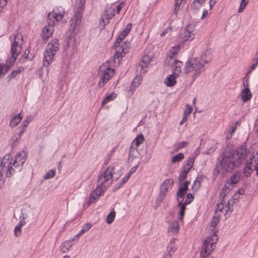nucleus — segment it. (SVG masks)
<instances>
[{"label":"nucleus","instance_id":"nucleus-52","mask_svg":"<svg viewBox=\"0 0 258 258\" xmlns=\"http://www.w3.org/2000/svg\"><path fill=\"white\" fill-rule=\"evenodd\" d=\"M130 176H129L128 175L124 177L121 182L119 183V185L117 186V188H119L120 187H121L125 183H126L128 180L129 179Z\"/></svg>","mask_w":258,"mask_h":258},{"label":"nucleus","instance_id":"nucleus-32","mask_svg":"<svg viewBox=\"0 0 258 258\" xmlns=\"http://www.w3.org/2000/svg\"><path fill=\"white\" fill-rule=\"evenodd\" d=\"M240 177V174L239 172H234L231 177L230 182H228L226 184H236L239 181Z\"/></svg>","mask_w":258,"mask_h":258},{"label":"nucleus","instance_id":"nucleus-5","mask_svg":"<svg viewBox=\"0 0 258 258\" xmlns=\"http://www.w3.org/2000/svg\"><path fill=\"white\" fill-rule=\"evenodd\" d=\"M110 64V61L107 60L99 67L97 75L99 78L98 86L100 88L104 87L115 74V70L111 68Z\"/></svg>","mask_w":258,"mask_h":258},{"label":"nucleus","instance_id":"nucleus-28","mask_svg":"<svg viewBox=\"0 0 258 258\" xmlns=\"http://www.w3.org/2000/svg\"><path fill=\"white\" fill-rule=\"evenodd\" d=\"M34 51V49H25V51L22 54V56L24 58L32 60L34 58L35 54V52Z\"/></svg>","mask_w":258,"mask_h":258},{"label":"nucleus","instance_id":"nucleus-25","mask_svg":"<svg viewBox=\"0 0 258 258\" xmlns=\"http://www.w3.org/2000/svg\"><path fill=\"white\" fill-rule=\"evenodd\" d=\"M205 63L196 61L195 63V77L196 76L200 75L204 71V66Z\"/></svg>","mask_w":258,"mask_h":258},{"label":"nucleus","instance_id":"nucleus-49","mask_svg":"<svg viewBox=\"0 0 258 258\" xmlns=\"http://www.w3.org/2000/svg\"><path fill=\"white\" fill-rule=\"evenodd\" d=\"M192 111V108L191 106H189L188 104H187L185 106V109L184 112V115L187 116Z\"/></svg>","mask_w":258,"mask_h":258},{"label":"nucleus","instance_id":"nucleus-18","mask_svg":"<svg viewBox=\"0 0 258 258\" xmlns=\"http://www.w3.org/2000/svg\"><path fill=\"white\" fill-rule=\"evenodd\" d=\"M178 77L173 73L165 79L164 83L168 87H172L176 84V78Z\"/></svg>","mask_w":258,"mask_h":258},{"label":"nucleus","instance_id":"nucleus-40","mask_svg":"<svg viewBox=\"0 0 258 258\" xmlns=\"http://www.w3.org/2000/svg\"><path fill=\"white\" fill-rule=\"evenodd\" d=\"M251 163V161H247V163L246 164L244 170V173L246 177L249 176L250 173L252 172V169L250 166Z\"/></svg>","mask_w":258,"mask_h":258},{"label":"nucleus","instance_id":"nucleus-23","mask_svg":"<svg viewBox=\"0 0 258 258\" xmlns=\"http://www.w3.org/2000/svg\"><path fill=\"white\" fill-rule=\"evenodd\" d=\"M179 227L178 221L177 220L174 221L168 228V231L169 233H172L173 234H176L179 231Z\"/></svg>","mask_w":258,"mask_h":258},{"label":"nucleus","instance_id":"nucleus-13","mask_svg":"<svg viewBox=\"0 0 258 258\" xmlns=\"http://www.w3.org/2000/svg\"><path fill=\"white\" fill-rule=\"evenodd\" d=\"M13 37L14 40L12 44V48H21L23 42V37L22 34L17 32V34L13 35Z\"/></svg>","mask_w":258,"mask_h":258},{"label":"nucleus","instance_id":"nucleus-4","mask_svg":"<svg viewBox=\"0 0 258 258\" xmlns=\"http://www.w3.org/2000/svg\"><path fill=\"white\" fill-rule=\"evenodd\" d=\"M64 13V10L60 7V9H54L51 13L48 14V18L50 21L43 29L42 36L43 39L47 40L53 34L54 22L52 19H54L56 21H59L62 18Z\"/></svg>","mask_w":258,"mask_h":258},{"label":"nucleus","instance_id":"nucleus-7","mask_svg":"<svg viewBox=\"0 0 258 258\" xmlns=\"http://www.w3.org/2000/svg\"><path fill=\"white\" fill-rule=\"evenodd\" d=\"M239 201L238 197L237 195H234L232 198L226 203L224 200H220L218 202L216 205L217 211H219L223 213L225 215L228 214L229 213H231L233 211L232 207L233 204L238 202Z\"/></svg>","mask_w":258,"mask_h":258},{"label":"nucleus","instance_id":"nucleus-62","mask_svg":"<svg viewBox=\"0 0 258 258\" xmlns=\"http://www.w3.org/2000/svg\"><path fill=\"white\" fill-rule=\"evenodd\" d=\"M131 47V44L130 42L129 41H125L124 42L122 46V48H128Z\"/></svg>","mask_w":258,"mask_h":258},{"label":"nucleus","instance_id":"nucleus-20","mask_svg":"<svg viewBox=\"0 0 258 258\" xmlns=\"http://www.w3.org/2000/svg\"><path fill=\"white\" fill-rule=\"evenodd\" d=\"M173 181L172 179H169L165 180L161 185L160 187V191L166 194L168 191L169 187L171 186L173 184Z\"/></svg>","mask_w":258,"mask_h":258},{"label":"nucleus","instance_id":"nucleus-59","mask_svg":"<svg viewBox=\"0 0 258 258\" xmlns=\"http://www.w3.org/2000/svg\"><path fill=\"white\" fill-rule=\"evenodd\" d=\"M187 174L185 172H182L179 177V180L180 182H182L186 177Z\"/></svg>","mask_w":258,"mask_h":258},{"label":"nucleus","instance_id":"nucleus-14","mask_svg":"<svg viewBox=\"0 0 258 258\" xmlns=\"http://www.w3.org/2000/svg\"><path fill=\"white\" fill-rule=\"evenodd\" d=\"M82 21V15L80 13H76L71 20L70 29L73 31L77 26L80 25Z\"/></svg>","mask_w":258,"mask_h":258},{"label":"nucleus","instance_id":"nucleus-54","mask_svg":"<svg viewBox=\"0 0 258 258\" xmlns=\"http://www.w3.org/2000/svg\"><path fill=\"white\" fill-rule=\"evenodd\" d=\"M194 165V158H190L184 167L191 169Z\"/></svg>","mask_w":258,"mask_h":258},{"label":"nucleus","instance_id":"nucleus-16","mask_svg":"<svg viewBox=\"0 0 258 258\" xmlns=\"http://www.w3.org/2000/svg\"><path fill=\"white\" fill-rule=\"evenodd\" d=\"M128 49H116L114 56L113 60L115 63H120L122 57L128 52Z\"/></svg>","mask_w":258,"mask_h":258},{"label":"nucleus","instance_id":"nucleus-50","mask_svg":"<svg viewBox=\"0 0 258 258\" xmlns=\"http://www.w3.org/2000/svg\"><path fill=\"white\" fill-rule=\"evenodd\" d=\"M165 195H166V194L160 191L159 195L156 199V202L157 203H161V202H163Z\"/></svg>","mask_w":258,"mask_h":258},{"label":"nucleus","instance_id":"nucleus-55","mask_svg":"<svg viewBox=\"0 0 258 258\" xmlns=\"http://www.w3.org/2000/svg\"><path fill=\"white\" fill-rule=\"evenodd\" d=\"M21 234V229L19 228V226H16L14 228V234L16 236L18 237Z\"/></svg>","mask_w":258,"mask_h":258},{"label":"nucleus","instance_id":"nucleus-30","mask_svg":"<svg viewBox=\"0 0 258 258\" xmlns=\"http://www.w3.org/2000/svg\"><path fill=\"white\" fill-rule=\"evenodd\" d=\"M24 71V68L22 66L18 67L15 70H14L8 77V80L9 81L12 79L15 78L18 74Z\"/></svg>","mask_w":258,"mask_h":258},{"label":"nucleus","instance_id":"nucleus-11","mask_svg":"<svg viewBox=\"0 0 258 258\" xmlns=\"http://www.w3.org/2000/svg\"><path fill=\"white\" fill-rule=\"evenodd\" d=\"M150 57L148 55H144L141 60L138 66H137V70L140 71L141 74H144L147 72L145 69L150 62Z\"/></svg>","mask_w":258,"mask_h":258},{"label":"nucleus","instance_id":"nucleus-10","mask_svg":"<svg viewBox=\"0 0 258 258\" xmlns=\"http://www.w3.org/2000/svg\"><path fill=\"white\" fill-rule=\"evenodd\" d=\"M57 49H45L43 59V66L48 67L53 61V56Z\"/></svg>","mask_w":258,"mask_h":258},{"label":"nucleus","instance_id":"nucleus-47","mask_svg":"<svg viewBox=\"0 0 258 258\" xmlns=\"http://www.w3.org/2000/svg\"><path fill=\"white\" fill-rule=\"evenodd\" d=\"M249 0H241L240 7L238 9V12L241 13L245 9L246 6L248 3Z\"/></svg>","mask_w":258,"mask_h":258},{"label":"nucleus","instance_id":"nucleus-3","mask_svg":"<svg viewBox=\"0 0 258 258\" xmlns=\"http://www.w3.org/2000/svg\"><path fill=\"white\" fill-rule=\"evenodd\" d=\"M9 154L5 155L0 161V187L4 184L6 177H10L18 172L12 162Z\"/></svg>","mask_w":258,"mask_h":258},{"label":"nucleus","instance_id":"nucleus-34","mask_svg":"<svg viewBox=\"0 0 258 258\" xmlns=\"http://www.w3.org/2000/svg\"><path fill=\"white\" fill-rule=\"evenodd\" d=\"M186 191L183 190L182 188H179L177 194H176V198L177 200L178 201V203L180 202V201H181V202H183L184 200V197L186 194Z\"/></svg>","mask_w":258,"mask_h":258},{"label":"nucleus","instance_id":"nucleus-1","mask_svg":"<svg viewBox=\"0 0 258 258\" xmlns=\"http://www.w3.org/2000/svg\"><path fill=\"white\" fill-rule=\"evenodd\" d=\"M116 166L115 165L109 166L104 172L98 175L96 188L94 192L90 196L89 199L90 204L94 203L105 191L107 186L111 183L110 180L116 181L118 179L119 175H116L115 172Z\"/></svg>","mask_w":258,"mask_h":258},{"label":"nucleus","instance_id":"nucleus-36","mask_svg":"<svg viewBox=\"0 0 258 258\" xmlns=\"http://www.w3.org/2000/svg\"><path fill=\"white\" fill-rule=\"evenodd\" d=\"M229 191L230 188L229 187H227V184H225L220 192V200H219V201L221 199L224 200L225 197L229 192Z\"/></svg>","mask_w":258,"mask_h":258},{"label":"nucleus","instance_id":"nucleus-51","mask_svg":"<svg viewBox=\"0 0 258 258\" xmlns=\"http://www.w3.org/2000/svg\"><path fill=\"white\" fill-rule=\"evenodd\" d=\"M32 120V117L30 116H28L27 118L24 120L22 122V126H24V127H26L28 125L29 122Z\"/></svg>","mask_w":258,"mask_h":258},{"label":"nucleus","instance_id":"nucleus-24","mask_svg":"<svg viewBox=\"0 0 258 258\" xmlns=\"http://www.w3.org/2000/svg\"><path fill=\"white\" fill-rule=\"evenodd\" d=\"M132 24L131 23L128 24L125 28L122 31L119 36L117 38L116 42L117 43H120L122 39L124 38V37L130 32L132 29Z\"/></svg>","mask_w":258,"mask_h":258},{"label":"nucleus","instance_id":"nucleus-63","mask_svg":"<svg viewBox=\"0 0 258 258\" xmlns=\"http://www.w3.org/2000/svg\"><path fill=\"white\" fill-rule=\"evenodd\" d=\"M124 4L123 2L120 3L116 7V13L119 14L120 12V10L122 9L123 5Z\"/></svg>","mask_w":258,"mask_h":258},{"label":"nucleus","instance_id":"nucleus-39","mask_svg":"<svg viewBox=\"0 0 258 258\" xmlns=\"http://www.w3.org/2000/svg\"><path fill=\"white\" fill-rule=\"evenodd\" d=\"M184 158V154L183 153H178L176 155L174 156L172 158L171 162L172 163H174L176 162H178L182 160Z\"/></svg>","mask_w":258,"mask_h":258},{"label":"nucleus","instance_id":"nucleus-8","mask_svg":"<svg viewBox=\"0 0 258 258\" xmlns=\"http://www.w3.org/2000/svg\"><path fill=\"white\" fill-rule=\"evenodd\" d=\"M26 159V153L25 151L22 150L19 152L13 159L12 162L15 168L18 172L21 170L22 166L25 163Z\"/></svg>","mask_w":258,"mask_h":258},{"label":"nucleus","instance_id":"nucleus-60","mask_svg":"<svg viewBox=\"0 0 258 258\" xmlns=\"http://www.w3.org/2000/svg\"><path fill=\"white\" fill-rule=\"evenodd\" d=\"M17 50L18 49H11L12 56L11 58H15V60L16 59L18 55Z\"/></svg>","mask_w":258,"mask_h":258},{"label":"nucleus","instance_id":"nucleus-42","mask_svg":"<svg viewBox=\"0 0 258 258\" xmlns=\"http://www.w3.org/2000/svg\"><path fill=\"white\" fill-rule=\"evenodd\" d=\"M178 206L180 207V211H179V214H180V219L182 220L184 217V211L185 209V204H183L182 202H181V201H180V202L178 203Z\"/></svg>","mask_w":258,"mask_h":258},{"label":"nucleus","instance_id":"nucleus-38","mask_svg":"<svg viewBox=\"0 0 258 258\" xmlns=\"http://www.w3.org/2000/svg\"><path fill=\"white\" fill-rule=\"evenodd\" d=\"M193 70V63L189 59L186 62L184 71L186 74L189 73Z\"/></svg>","mask_w":258,"mask_h":258},{"label":"nucleus","instance_id":"nucleus-2","mask_svg":"<svg viewBox=\"0 0 258 258\" xmlns=\"http://www.w3.org/2000/svg\"><path fill=\"white\" fill-rule=\"evenodd\" d=\"M236 152L235 154H226L220 157V163L223 170L227 172L231 171L242 163L247 154L246 149L239 148Z\"/></svg>","mask_w":258,"mask_h":258},{"label":"nucleus","instance_id":"nucleus-48","mask_svg":"<svg viewBox=\"0 0 258 258\" xmlns=\"http://www.w3.org/2000/svg\"><path fill=\"white\" fill-rule=\"evenodd\" d=\"M55 174V170L54 169L50 170L48 171L45 175L44 178L45 179H48L53 177Z\"/></svg>","mask_w":258,"mask_h":258},{"label":"nucleus","instance_id":"nucleus-44","mask_svg":"<svg viewBox=\"0 0 258 258\" xmlns=\"http://www.w3.org/2000/svg\"><path fill=\"white\" fill-rule=\"evenodd\" d=\"M115 217V212L114 211H111L108 215L106 219V223L111 224L114 220Z\"/></svg>","mask_w":258,"mask_h":258},{"label":"nucleus","instance_id":"nucleus-22","mask_svg":"<svg viewBox=\"0 0 258 258\" xmlns=\"http://www.w3.org/2000/svg\"><path fill=\"white\" fill-rule=\"evenodd\" d=\"M240 96L242 101L245 102L251 98L252 94L249 88H244L242 91Z\"/></svg>","mask_w":258,"mask_h":258},{"label":"nucleus","instance_id":"nucleus-58","mask_svg":"<svg viewBox=\"0 0 258 258\" xmlns=\"http://www.w3.org/2000/svg\"><path fill=\"white\" fill-rule=\"evenodd\" d=\"M71 241L70 240H67L65 241L62 244L63 245L64 247H67L68 249H70V248L72 246V244L71 243Z\"/></svg>","mask_w":258,"mask_h":258},{"label":"nucleus","instance_id":"nucleus-41","mask_svg":"<svg viewBox=\"0 0 258 258\" xmlns=\"http://www.w3.org/2000/svg\"><path fill=\"white\" fill-rule=\"evenodd\" d=\"M10 68L7 64L0 63V75H5L9 71Z\"/></svg>","mask_w":258,"mask_h":258},{"label":"nucleus","instance_id":"nucleus-64","mask_svg":"<svg viewBox=\"0 0 258 258\" xmlns=\"http://www.w3.org/2000/svg\"><path fill=\"white\" fill-rule=\"evenodd\" d=\"M218 0H210L209 7L210 9H212L214 6L216 5Z\"/></svg>","mask_w":258,"mask_h":258},{"label":"nucleus","instance_id":"nucleus-9","mask_svg":"<svg viewBox=\"0 0 258 258\" xmlns=\"http://www.w3.org/2000/svg\"><path fill=\"white\" fill-rule=\"evenodd\" d=\"M115 9L113 8L109 7L102 15L100 22V27L103 29L106 25L108 23L110 20L115 15Z\"/></svg>","mask_w":258,"mask_h":258},{"label":"nucleus","instance_id":"nucleus-56","mask_svg":"<svg viewBox=\"0 0 258 258\" xmlns=\"http://www.w3.org/2000/svg\"><path fill=\"white\" fill-rule=\"evenodd\" d=\"M189 183V182L188 181H185L181 184L179 188H182L183 190H186L187 191Z\"/></svg>","mask_w":258,"mask_h":258},{"label":"nucleus","instance_id":"nucleus-15","mask_svg":"<svg viewBox=\"0 0 258 258\" xmlns=\"http://www.w3.org/2000/svg\"><path fill=\"white\" fill-rule=\"evenodd\" d=\"M137 75L131 82L130 89L129 91L131 92V94H133L135 90L139 87L142 83L143 78L141 75Z\"/></svg>","mask_w":258,"mask_h":258},{"label":"nucleus","instance_id":"nucleus-19","mask_svg":"<svg viewBox=\"0 0 258 258\" xmlns=\"http://www.w3.org/2000/svg\"><path fill=\"white\" fill-rule=\"evenodd\" d=\"M174 65H172L173 68V73L176 74V76H179V74L181 72L183 63L181 61L174 60Z\"/></svg>","mask_w":258,"mask_h":258},{"label":"nucleus","instance_id":"nucleus-29","mask_svg":"<svg viewBox=\"0 0 258 258\" xmlns=\"http://www.w3.org/2000/svg\"><path fill=\"white\" fill-rule=\"evenodd\" d=\"M22 119V116H21L20 113L15 115L10 121V126L12 127H15L21 122Z\"/></svg>","mask_w":258,"mask_h":258},{"label":"nucleus","instance_id":"nucleus-37","mask_svg":"<svg viewBox=\"0 0 258 258\" xmlns=\"http://www.w3.org/2000/svg\"><path fill=\"white\" fill-rule=\"evenodd\" d=\"M59 47L58 40L56 39L51 40L47 45V48H58Z\"/></svg>","mask_w":258,"mask_h":258},{"label":"nucleus","instance_id":"nucleus-35","mask_svg":"<svg viewBox=\"0 0 258 258\" xmlns=\"http://www.w3.org/2000/svg\"><path fill=\"white\" fill-rule=\"evenodd\" d=\"M85 0H78L76 7L77 8V11L76 13H80L81 15V12L84 9Z\"/></svg>","mask_w":258,"mask_h":258},{"label":"nucleus","instance_id":"nucleus-27","mask_svg":"<svg viewBox=\"0 0 258 258\" xmlns=\"http://www.w3.org/2000/svg\"><path fill=\"white\" fill-rule=\"evenodd\" d=\"M144 140V137L143 135L140 134L132 141L131 145L138 148L143 142Z\"/></svg>","mask_w":258,"mask_h":258},{"label":"nucleus","instance_id":"nucleus-57","mask_svg":"<svg viewBox=\"0 0 258 258\" xmlns=\"http://www.w3.org/2000/svg\"><path fill=\"white\" fill-rule=\"evenodd\" d=\"M8 0H0V12H2L4 7L7 5Z\"/></svg>","mask_w":258,"mask_h":258},{"label":"nucleus","instance_id":"nucleus-45","mask_svg":"<svg viewBox=\"0 0 258 258\" xmlns=\"http://www.w3.org/2000/svg\"><path fill=\"white\" fill-rule=\"evenodd\" d=\"M178 49H170L169 52L167 53V58H170V59H175V57L176 56L178 53Z\"/></svg>","mask_w":258,"mask_h":258},{"label":"nucleus","instance_id":"nucleus-26","mask_svg":"<svg viewBox=\"0 0 258 258\" xmlns=\"http://www.w3.org/2000/svg\"><path fill=\"white\" fill-rule=\"evenodd\" d=\"M192 26L191 24H189L187 27L186 28L184 32V36L183 37V41H186L190 39L191 37V34L192 33Z\"/></svg>","mask_w":258,"mask_h":258},{"label":"nucleus","instance_id":"nucleus-53","mask_svg":"<svg viewBox=\"0 0 258 258\" xmlns=\"http://www.w3.org/2000/svg\"><path fill=\"white\" fill-rule=\"evenodd\" d=\"M15 61V58L10 57L6 61V64L11 68L14 64Z\"/></svg>","mask_w":258,"mask_h":258},{"label":"nucleus","instance_id":"nucleus-17","mask_svg":"<svg viewBox=\"0 0 258 258\" xmlns=\"http://www.w3.org/2000/svg\"><path fill=\"white\" fill-rule=\"evenodd\" d=\"M220 215L217 213L213 216V219L211 222V231L210 233L211 234L210 236L213 235V233L215 232V234L218 236L217 234V230H216V227L220 221Z\"/></svg>","mask_w":258,"mask_h":258},{"label":"nucleus","instance_id":"nucleus-61","mask_svg":"<svg viewBox=\"0 0 258 258\" xmlns=\"http://www.w3.org/2000/svg\"><path fill=\"white\" fill-rule=\"evenodd\" d=\"M92 227V224L88 223L84 225L83 226V228L85 229V230L87 232Z\"/></svg>","mask_w":258,"mask_h":258},{"label":"nucleus","instance_id":"nucleus-21","mask_svg":"<svg viewBox=\"0 0 258 258\" xmlns=\"http://www.w3.org/2000/svg\"><path fill=\"white\" fill-rule=\"evenodd\" d=\"M206 176L204 174H199L195 180V190H198L201 186V184L206 180Z\"/></svg>","mask_w":258,"mask_h":258},{"label":"nucleus","instance_id":"nucleus-43","mask_svg":"<svg viewBox=\"0 0 258 258\" xmlns=\"http://www.w3.org/2000/svg\"><path fill=\"white\" fill-rule=\"evenodd\" d=\"M19 140V136H16L14 135L12 137L11 140L10 141V144L12 148L18 145Z\"/></svg>","mask_w":258,"mask_h":258},{"label":"nucleus","instance_id":"nucleus-33","mask_svg":"<svg viewBox=\"0 0 258 258\" xmlns=\"http://www.w3.org/2000/svg\"><path fill=\"white\" fill-rule=\"evenodd\" d=\"M137 147H135L131 145L128 153V155L130 157L133 158L138 157L139 153L137 150Z\"/></svg>","mask_w":258,"mask_h":258},{"label":"nucleus","instance_id":"nucleus-12","mask_svg":"<svg viewBox=\"0 0 258 258\" xmlns=\"http://www.w3.org/2000/svg\"><path fill=\"white\" fill-rule=\"evenodd\" d=\"M212 59V54L208 49L205 50L200 56L197 57L196 61L202 63H207Z\"/></svg>","mask_w":258,"mask_h":258},{"label":"nucleus","instance_id":"nucleus-31","mask_svg":"<svg viewBox=\"0 0 258 258\" xmlns=\"http://www.w3.org/2000/svg\"><path fill=\"white\" fill-rule=\"evenodd\" d=\"M117 96V95L115 93H111L110 94L107 95L102 102V105L103 106L109 102L113 100Z\"/></svg>","mask_w":258,"mask_h":258},{"label":"nucleus","instance_id":"nucleus-46","mask_svg":"<svg viewBox=\"0 0 258 258\" xmlns=\"http://www.w3.org/2000/svg\"><path fill=\"white\" fill-rule=\"evenodd\" d=\"M182 0H175L174 8V13L177 15L180 8Z\"/></svg>","mask_w":258,"mask_h":258},{"label":"nucleus","instance_id":"nucleus-6","mask_svg":"<svg viewBox=\"0 0 258 258\" xmlns=\"http://www.w3.org/2000/svg\"><path fill=\"white\" fill-rule=\"evenodd\" d=\"M218 240V237L215 232L213 235L208 236L202 245L200 258H213L210 254L216 248Z\"/></svg>","mask_w":258,"mask_h":258}]
</instances>
